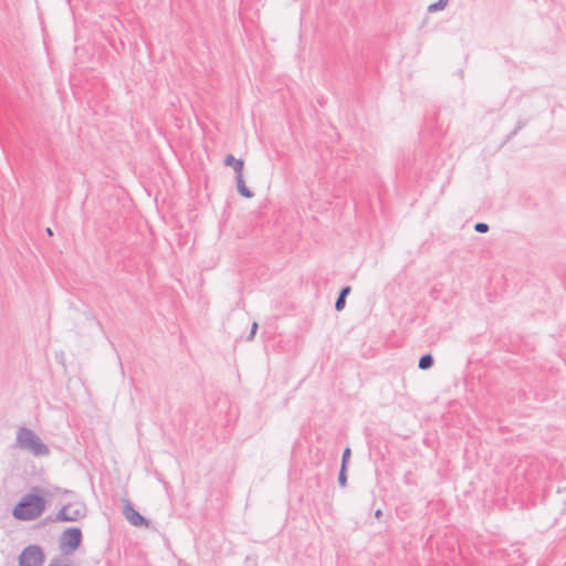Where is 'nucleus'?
<instances>
[{
	"mask_svg": "<svg viewBox=\"0 0 566 566\" xmlns=\"http://www.w3.org/2000/svg\"><path fill=\"white\" fill-rule=\"evenodd\" d=\"M41 489L32 488V492L23 495L12 510V515L18 521L29 522L42 515L46 507L44 496L40 495Z\"/></svg>",
	"mask_w": 566,
	"mask_h": 566,
	"instance_id": "nucleus-1",
	"label": "nucleus"
},
{
	"mask_svg": "<svg viewBox=\"0 0 566 566\" xmlns=\"http://www.w3.org/2000/svg\"><path fill=\"white\" fill-rule=\"evenodd\" d=\"M15 446L19 449L28 450L35 457L49 455V447L40 437L27 427H20L17 432Z\"/></svg>",
	"mask_w": 566,
	"mask_h": 566,
	"instance_id": "nucleus-2",
	"label": "nucleus"
},
{
	"mask_svg": "<svg viewBox=\"0 0 566 566\" xmlns=\"http://www.w3.org/2000/svg\"><path fill=\"white\" fill-rule=\"evenodd\" d=\"M83 542V534L80 527L71 526L63 531L59 538V548L65 556L74 554Z\"/></svg>",
	"mask_w": 566,
	"mask_h": 566,
	"instance_id": "nucleus-3",
	"label": "nucleus"
},
{
	"mask_svg": "<svg viewBox=\"0 0 566 566\" xmlns=\"http://www.w3.org/2000/svg\"><path fill=\"white\" fill-rule=\"evenodd\" d=\"M86 514L87 509L84 503H67L55 513V520L60 522H76L84 518Z\"/></svg>",
	"mask_w": 566,
	"mask_h": 566,
	"instance_id": "nucleus-4",
	"label": "nucleus"
},
{
	"mask_svg": "<svg viewBox=\"0 0 566 566\" xmlns=\"http://www.w3.org/2000/svg\"><path fill=\"white\" fill-rule=\"evenodd\" d=\"M45 555L41 546L29 545L22 549L19 555V566H42Z\"/></svg>",
	"mask_w": 566,
	"mask_h": 566,
	"instance_id": "nucleus-5",
	"label": "nucleus"
},
{
	"mask_svg": "<svg viewBox=\"0 0 566 566\" xmlns=\"http://www.w3.org/2000/svg\"><path fill=\"white\" fill-rule=\"evenodd\" d=\"M124 506H123V515L125 518L134 526H145L148 527L150 524V521L144 517L139 512L135 510L133 504L128 499L123 500Z\"/></svg>",
	"mask_w": 566,
	"mask_h": 566,
	"instance_id": "nucleus-6",
	"label": "nucleus"
},
{
	"mask_svg": "<svg viewBox=\"0 0 566 566\" xmlns=\"http://www.w3.org/2000/svg\"><path fill=\"white\" fill-rule=\"evenodd\" d=\"M223 164L227 167H232V169L235 172V176H243V168H244L243 159L235 158L233 155L229 154L226 156Z\"/></svg>",
	"mask_w": 566,
	"mask_h": 566,
	"instance_id": "nucleus-7",
	"label": "nucleus"
},
{
	"mask_svg": "<svg viewBox=\"0 0 566 566\" xmlns=\"http://www.w3.org/2000/svg\"><path fill=\"white\" fill-rule=\"evenodd\" d=\"M352 291V287L349 285H345L340 289L339 293H338V296L335 301V310L337 312H340L344 310L345 305H346V297L349 295Z\"/></svg>",
	"mask_w": 566,
	"mask_h": 566,
	"instance_id": "nucleus-8",
	"label": "nucleus"
},
{
	"mask_svg": "<svg viewBox=\"0 0 566 566\" xmlns=\"http://www.w3.org/2000/svg\"><path fill=\"white\" fill-rule=\"evenodd\" d=\"M235 184L238 192L244 198H252L254 193L245 186L243 176H235Z\"/></svg>",
	"mask_w": 566,
	"mask_h": 566,
	"instance_id": "nucleus-9",
	"label": "nucleus"
},
{
	"mask_svg": "<svg viewBox=\"0 0 566 566\" xmlns=\"http://www.w3.org/2000/svg\"><path fill=\"white\" fill-rule=\"evenodd\" d=\"M433 364H434L433 356L430 353H427L419 358L418 367L421 370H427V369H430L433 366Z\"/></svg>",
	"mask_w": 566,
	"mask_h": 566,
	"instance_id": "nucleus-10",
	"label": "nucleus"
},
{
	"mask_svg": "<svg viewBox=\"0 0 566 566\" xmlns=\"http://www.w3.org/2000/svg\"><path fill=\"white\" fill-rule=\"evenodd\" d=\"M447 4L448 3L444 0H438L437 2L431 3L428 7V11L429 12H436V11H439V10H443L447 7Z\"/></svg>",
	"mask_w": 566,
	"mask_h": 566,
	"instance_id": "nucleus-11",
	"label": "nucleus"
},
{
	"mask_svg": "<svg viewBox=\"0 0 566 566\" xmlns=\"http://www.w3.org/2000/svg\"><path fill=\"white\" fill-rule=\"evenodd\" d=\"M350 455H352V450H350L349 447H346L344 449V451H343L340 468H347L348 467V462H349Z\"/></svg>",
	"mask_w": 566,
	"mask_h": 566,
	"instance_id": "nucleus-12",
	"label": "nucleus"
},
{
	"mask_svg": "<svg viewBox=\"0 0 566 566\" xmlns=\"http://www.w3.org/2000/svg\"><path fill=\"white\" fill-rule=\"evenodd\" d=\"M338 484L340 488H345L347 485V468L339 469Z\"/></svg>",
	"mask_w": 566,
	"mask_h": 566,
	"instance_id": "nucleus-13",
	"label": "nucleus"
},
{
	"mask_svg": "<svg viewBox=\"0 0 566 566\" xmlns=\"http://www.w3.org/2000/svg\"><path fill=\"white\" fill-rule=\"evenodd\" d=\"M473 228L478 233H486L490 229L489 224L484 222H476Z\"/></svg>",
	"mask_w": 566,
	"mask_h": 566,
	"instance_id": "nucleus-14",
	"label": "nucleus"
},
{
	"mask_svg": "<svg viewBox=\"0 0 566 566\" xmlns=\"http://www.w3.org/2000/svg\"><path fill=\"white\" fill-rule=\"evenodd\" d=\"M258 328H259V324L256 322H253L252 326H251V331H250L249 335L247 336V340L251 342L254 339Z\"/></svg>",
	"mask_w": 566,
	"mask_h": 566,
	"instance_id": "nucleus-15",
	"label": "nucleus"
},
{
	"mask_svg": "<svg viewBox=\"0 0 566 566\" xmlns=\"http://www.w3.org/2000/svg\"><path fill=\"white\" fill-rule=\"evenodd\" d=\"M527 125V119H518L515 129L520 132L522 128H524Z\"/></svg>",
	"mask_w": 566,
	"mask_h": 566,
	"instance_id": "nucleus-16",
	"label": "nucleus"
},
{
	"mask_svg": "<svg viewBox=\"0 0 566 566\" xmlns=\"http://www.w3.org/2000/svg\"><path fill=\"white\" fill-rule=\"evenodd\" d=\"M49 566H70L69 564H64L62 565L61 563V559L60 558H54L51 560L50 565Z\"/></svg>",
	"mask_w": 566,
	"mask_h": 566,
	"instance_id": "nucleus-17",
	"label": "nucleus"
},
{
	"mask_svg": "<svg viewBox=\"0 0 566 566\" xmlns=\"http://www.w3.org/2000/svg\"><path fill=\"white\" fill-rule=\"evenodd\" d=\"M517 130L514 128L505 138L504 144L509 143L514 136L517 135Z\"/></svg>",
	"mask_w": 566,
	"mask_h": 566,
	"instance_id": "nucleus-18",
	"label": "nucleus"
},
{
	"mask_svg": "<svg viewBox=\"0 0 566 566\" xmlns=\"http://www.w3.org/2000/svg\"><path fill=\"white\" fill-rule=\"evenodd\" d=\"M46 523H55V522H60L59 520H55V514L54 515H49L45 517L44 520Z\"/></svg>",
	"mask_w": 566,
	"mask_h": 566,
	"instance_id": "nucleus-19",
	"label": "nucleus"
},
{
	"mask_svg": "<svg viewBox=\"0 0 566 566\" xmlns=\"http://www.w3.org/2000/svg\"><path fill=\"white\" fill-rule=\"evenodd\" d=\"M382 516V511L380 509H378L376 512H375V517L376 518H379Z\"/></svg>",
	"mask_w": 566,
	"mask_h": 566,
	"instance_id": "nucleus-20",
	"label": "nucleus"
},
{
	"mask_svg": "<svg viewBox=\"0 0 566 566\" xmlns=\"http://www.w3.org/2000/svg\"><path fill=\"white\" fill-rule=\"evenodd\" d=\"M46 232H48L49 235L53 234V232H52V230L50 228L46 229Z\"/></svg>",
	"mask_w": 566,
	"mask_h": 566,
	"instance_id": "nucleus-21",
	"label": "nucleus"
},
{
	"mask_svg": "<svg viewBox=\"0 0 566 566\" xmlns=\"http://www.w3.org/2000/svg\"><path fill=\"white\" fill-rule=\"evenodd\" d=\"M444 1L448 3L449 0H444Z\"/></svg>",
	"mask_w": 566,
	"mask_h": 566,
	"instance_id": "nucleus-22",
	"label": "nucleus"
}]
</instances>
